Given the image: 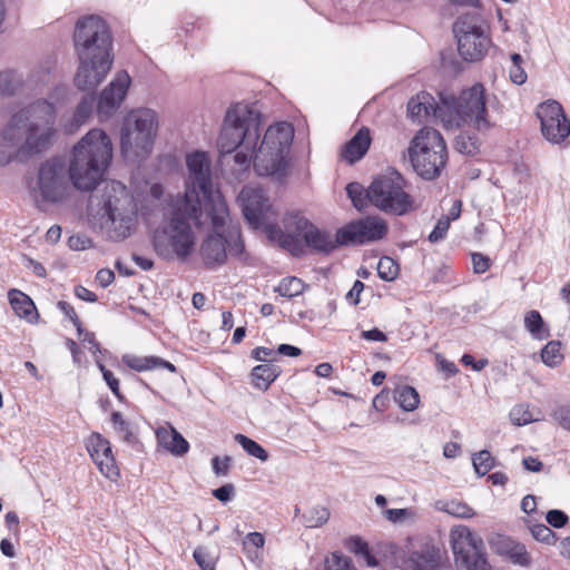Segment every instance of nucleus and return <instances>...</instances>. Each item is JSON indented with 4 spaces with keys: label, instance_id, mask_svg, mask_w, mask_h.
<instances>
[{
    "label": "nucleus",
    "instance_id": "nucleus-18",
    "mask_svg": "<svg viewBox=\"0 0 570 570\" xmlns=\"http://www.w3.org/2000/svg\"><path fill=\"white\" fill-rule=\"evenodd\" d=\"M214 233L209 234L200 245V256L204 265L214 269L227 261L226 239L224 237L225 218L220 214H210Z\"/></svg>",
    "mask_w": 570,
    "mask_h": 570
},
{
    "label": "nucleus",
    "instance_id": "nucleus-48",
    "mask_svg": "<svg viewBox=\"0 0 570 570\" xmlns=\"http://www.w3.org/2000/svg\"><path fill=\"white\" fill-rule=\"evenodd\" d=\"M529 530L532 537L542 543L553 544L557 541L556 533L546 524H529Z\"/></svg>",
    "mask_w": 570,
    "mask_h": 570
},
{
    "label": "nucleus",
    "instance_id": "nucleus-31",
    "mask_svg": "<svg viewBox=\"0 0 570 570\" xmlns=\"http://www.w3.org/2000/svg\"><path fill=\"white\" fill-rule=\"evenodd\" d=\"M543 137L552 144H561L570 135V121L556 120L541 124Z\"/></svg>",
    "mask_w": 570,
    "mask_h": 570
},
{
    "label": "nucleus",
    "instance_id": "nucleus-57",
    "mask_svg": "<svg viewBox=\"0 0 570 570\" xmlns=\"http://www.w3.org/2000/svg\"><path fill=\"white\" fill-rule=\"evenodd\" d=\"M275 356L276 351L265 346H257L250 352V357L258 362L274 363Z\"/></svg>",
    "mask_w": 570,
    "mask_h": 570
},
{
    "label": "nucleus",
    "instance_id": "nucleus-37",
    "mask_svg": "<svg viewBox=\"0 0 570 570\" xmlns=\"http://www.w3.org/2000/svg\"><path fill=\"white\" fill-rule=\"evenodd\" d=\"M110 420L115 431L121 436L124 442L129 445L137 443V436L132 432L131 424L124 419L120 412L114 411Z\"/></svg>",
    "mask_w": 570,
    "mask_h": 570
},
{
    "label": "nucleus",
    "instance_id": "nucleus-17",
    "mask_svg": "<svg viewBox=\"0 0 570 570\" xmlns=\"http://www.w3.org/2000/svg\"><path fill=\"white\" fill-rule=\"evenodd\" d=\"M389 226L379 216H366L352 220L338 228V243L344 246H360L383 239Z\"/></svg>",
    "mask_w": 570,
    "mask_h": 570
},
{
    "label": "nucleus",
    "instance_id": "nucleus-45",
    "mask_svg": "<svg viewBox=\"0 0 570 570\" xmlns=\"http://www.w3.org/2000/svg\"><path fill=\"white\" fill-rule=\"evenodd\" d=\"M440 509L456 518L468 519L474 515L473 509L465 502L459 500L443 502Z\"/></svg>",
    "mask_w": 570,
    "mask_h": 570
},
{
    "label": "nucleus",
    "instance_id": "nucleus-5",
    "mask_svg": "<svg viewBox=\"0 0 570 570\" xmlns=\"http://www.w3.org/2000/svg\"><path fill=\"white\" fill-rule=\"evenodd\" d=\"M293 139L294 128L289 122L282 121L269 126L255 153L256 174L284 183L288 176Z\"/></svg>",
    "mask_w": 570,
    "mask_h": 570
},
{
    "label": "nucleus",
    "instance_id": "nucleus-6",
    "mask_svg": "<svg viewBox=\"0 0 570 570\" xmlns=\"http://www.w3.org/2000/svg\"><path fill=\"white\" fill-rule=\"evenodd\" d=\"M239 200L243 216L249 227L262 229L271 242L277 243L283 249H291L294 254L301 253L297 240L284 234L277 224L278 214L263 189L244 187Z\"/></svg>",
    "mask_w": 570,
    "mask_h": 570
},
{
    "label": "nucleus",
    "instance_id": "nucleus-2",
    "mask_svg": "<svg viewBox=\"0 0 570 570\" xmlns=\"http://www.w3.org/2000/svg\"><path fill=\"white\" fill-rule=\"evenodd\" d=\"M73 42L79 59L75 85L80 90L96 89L114 61L112 38L106 21L96 14L78 19Z\"/></svg>",
    "mask_w": 570,
    "mask_h": 570
},
{
    "label": "nucleus",
    "instance_id": "nucleus-55",
    "mask_svg": "<svg viewBox=\"0 0 570 570\" xmlns=\"http://www.w3.org/2000/svg\"><path fill=\"white\" fill-rule=\"evenodd\" d=\"M471 258L475 274H483L490 269L492 262L489 256L475 252L471 254Z\"/></svg>",
    "mask_w": 570,
    "mask_h": 570
},
{
    "label": "nucleus",
    "instance_id": "nucleus-59",
    "mask_svg": "<svg viewBox=\"0 0 570 570\" xmlns=\"http://www.w3.org/2000/svg\"><path fill=\"white\" fill-rule=\"evenodd\" d=\"M213 497L223 503L229 502L235 495V487L232 483L216 488L212 492Z\"/></svg>",
    "mask_w": 570,
    "mask_h": 570
},
{
    "label": "nucleus",
    "instance_id": "nucleus-23",
    "mask_svg": "<svg viewBox=\"0 0 570 570\" xmlns=\"http://www.w3.org/2000/svg\"><path fill=\"white\" fill-rule=\"evenodd\" d=\"M442 107L435 102L434 97L421 91L407 102V116L417 122H422L430 116L441 117Z\"/></svg>",
    "mask_w": 570,
    "mask_h": 570
},
{
    "label": "nucleus",
    "instance_id": "nucleus-36",
    "mask_svg": "<svg viewBox=\"0 0 570 570\" xmlns=\"http://www.w3.org/2000/svg\"><path fill=\"white\" fill-rule=\"evenodd\" d=\"M537 115H538L541 124L542 122L547 124L549 121L551 122V121H556V120H563V121L569 120L563 111L562 106L556 100H550V101L541 104L538 109Z\"/></svg>",
    "mask_w": 570,
    "mask_h": 570
},
{
    "label": "nucleus",
    "instance_id": "nucleus-20",
    "mask_svg": "<svg viewBox=\"0 0 570 570\" xmlns=\"http://www.w3.org/2000/svg\"><path fill=\"white\" fill-rule=\"evenodd\" d=\"M130 77L126 71L118 72L116 78L106 87L97 101V112L100 118L110 117L125 99Z\"/></svg>",
    "mask_w": 570,
    "mask_h": 570
},
{
    "label": "nucleus",
    "instance_id": "nucleus-19",
    "mask_svg": "<svg viewBox=\"0 0 570 570\" xmlns=\"http://www.w3.org/2000/svg\"><path fill=\"white\" fill-rule=\"evenodd\" d=\"M87 450L101 474L110 481H117L120 471L112 454L110 442L101 434L92 433L88 439Z\"/></svg>",
    "mask_w": 570,
    "mask_h": 570
},
{
    "label": "nucleus",
    "instance_id": "nucleus-51",
    "mask_svg": "<svg viewBox=\"0 0 570 570\" xmlns=\"http://www.w3.org/2000/svg\"><path fill=\"white\" fill-rule=\"evenodd\" d=\"M450 228V216H442L435 224L434 228L430 233L428 239L430 243H439L443 240Z\"/></svg>",
    "mask_w": 570,
    "mask_h": 570
},
{
    "label": "nucleus",
    "instance_id": "nucleus-15",
    "mask_svg": "<svg viewBox=\"0 0 570 570\" xmlns=\"http://www.w3.org/2000/svg\"><path fill=\"white\" fill-rule=\"evenodd\" d=\"M109 185L104 195L102 208L107 215L105 227L108 238L114 242L124 240L129 237L135 229V218L131 214L121 212L119 208L120 199L110 195ZM110 189L116 193L126 194V186L119 181H111Z\"/></svg>",
    "mask_w": 570,
    "mask_h": 570
},
{
    "label": "nucleus",
    "instance_id": "nucleus-44",
    "mask_svg": "<svg viewBox=\"0 0 570 570\" xmlns=\"http://www.w3.org/2000/svg\"><path fill=\"white\" fill-rule=\"evenodd\" d=\"M21 77L13 70L0 72V92L2 95H13L21 85Z\"/></svg>",
    "mask_w": 570,
    "mask_h": 570
},
{
    "label": "nucleus",
    "instance_id": "nucleus-62",
    "mask_svg": "<svg viewBox=\"0 0 570 570\" xmlns=\"http://www.w3.org/2000/svg\"><path fill=\"white\" fill-rule=\"evenodd\" d=\"M230 463L232 458L228 455H225L223 459L219 456H214L212 459L213 470L217 475H227L229 472Z\"/></svg>",
    "mask_w": 570,
    "mask_h": 570
},
{
    "label": "nucleus",
    "instance_id": "nucleus-47",
    "mask_svg": "<svg viewBox=\"0 0 570 570\" xmlns=\"http://www.w3.org/2000/svg\"><path fill=\"white\" fill-rule=\"evenodd\" d=\"M324 570H356L351 558L340 551L333 552L325 560Z\"/></svg>",
    "mask_w": 570,
    "mask_h": 570
},
{
    "label": "nucleus",
    "instance_id": "nucleus-50",
    "mask_svg": "<svg viewBox=\"0 0 570 570\" xmlns=\"http://www.w3.org/2000/svg\"><path fill=\"white\" fill-rule=\"evenodd\" d=\"M57 307L66 317H68L70 320V322L76 327L79 337H81L83 327H82V323H81L80 318L78 317L73 306L66 301H59L57 303Z\"/></svg>",
    "mask_w": 570,
    "mask_h": 570
},
{
    "label": "nucleus",
    "instance_id": "nucleus-35",
    "mask_svg": "<svg viewBox=\"0 0 570 570\" xmlns=\"http://www.w3.org/2000/svg\"><path fill=\"white\" fill-rule=\"evenodd\" d=\"M330 519V511L326 507L315 505L305 511L299 521L306 528H318L325 524Z\"/></svg>",
    "mask_w": 570,
    "mask_h": 570
},
{
    "label": "nucleus",
    "instance_id": "nucleus-13",
    "mask_svg": "<svg viewBox=\"0 0 570 570\" xmlns=\"http://www.w3.org/2000/svg\"><path fill=\"white\" fill-rule=\"evenodd\" d=\"M458 50L463 60L474 62L483 59L491 46L478 14L460 17L453 27Z\"/></svg>",
    "mask_w": 570,
    "mask_h": 570
},
{
    "label": "nucleus",
    "instance_id": "nucleus-32",
    "mask_svg": "<svg viewBox=\"0 0 570 570\" xmlns=\"http://www.w3.org/2000/svg\"><path fill=\"white\" fill-rule=\"evenodd\" d=\"M394 399L400 407L406 412H412L417 409L420 403V395L417 391L410 385H401L395 389Z\"/></svg>",
    "mask_w": 570,
    "mask_h": 570
},
{
    "label": "nucleus",
    "instance_id": "nucleus-58",
    "mask_svg": "<svg viewBox=\"0 0 570 570\" xmlns=\"http://www.w3.org/2000/svg\"><path fill=\"white\" fill-rule=\"evenodd\" d=\"M553 419L566 430L570 431V404L560 405L553 411Z\"/></svg>",
    "mask_w": 570,
    "mask_h": 570
},
{
    "label": "nucleus",
    "instance_id": "nucleus-24",
    "mask_svg": "<svg viewBox=\"0 0 570 570\" xmlns=\"http://www.w3.org/2000/svg\"><path fill=\"white\" fill-rule=\"evenodd\" d=\"M371 132L367 127H362L344 145L342 158L348 164H355L362 159L371 146Z\"/></svg>",
    "mask_w": 570,
    "mask_h": 570
},
{
    "label": "nucleus",
    "instance_id": "nucleus-27",
    "mask_svg": "<svg viewBox=\"0 0 570 570\" xmlns=\"http://www.w3.org/2000/svg\"><path fill=\"white\" fill-rule=\"evenodd\" d=\"M281 373L282 368L279 365L274 363L259 364L249 374L250 383L261 391H267Z\"/></svg>",
    "mask_w": 570,
    "mask_h": 570
},
{
    "label": "nucleus",
    "instance_id": "nucleus-40",
    "mask_svg": "<svg viewBox=\"0 0 570 570\" xmlns=\"http://www.w3.org/2000/svg\"><path fill=\"white\" fill-rule=\"evenodd\" d=\"M455 149L468 156H474L480 150L479 138L475 135L461 132L455 137Z\"/></svg>",
    "mask_w": 570,
    "mask_h": 570
},
{
    "label": "nucleus",
    "instance_id": "nucleus-49",
    "mask_svg": "<svg viewBox=\"0 0 570 570\" xmlns=\"http://www.w3.org/2000/svg\"><path fill=\"white\" fill-rule=\"evenodd\" d=\"M97 365L102 374L106 384L108 385L112 394L117 397V400L120 403H125L127 400L125 395L120 392L119 380L116 379L114 373L110 370H108L102 363L98 362Z\"/></svg>",
    "mask_w": 570,
    "mask_h": 570
},
{
    "label": "nucleus",
    "instance_id": "nucleus-43",
    "mask_svg": "<svg viewBox=\"0 0 570 570\" xmlns=\"http://www.w3.org/2000/svg\"><path fill=\"white\" fill-rule=\"evenodd\" d=\"M399 264L389 256L380 258L377 264V275L381 279L391 282L394 281L399 275Z\"/></svg>",
    "mask_w": 570,
    "mask_h": 570
},
{
    "label": "nucleus",
    "instance_id": "nucleus-28",
    "mask_svg": "<svg viewBox=\"0 0 570 570\" xmlns=\"http://www.w3.org/2000/svg\"><path fill=\"white\" fill-rule=\"evenodd\" d=\"M8 296L11 307L18 316L24 317L28 321L38 317L36 305L28 295L19 289H11Z\"/></svg>",
    "mask_w": 570,
    "mask_h": 570
},
{
    "label": "nucleus",
    "instance_id": "nucleus-7",
    "mask_svg": "<svg viewBox=\"0 0 570 570\" xmlns=\"http://www.w3.org/2000/svg\"><path fill=\"white\" fill-rule=\"evenodd\" d=\"M414 171L425 180L440 177L446 165V144L441 132L432 127L421 128L407 148Z\"/></svg>",
    "mask_w": 570,
    "mask_h": 570
},
{
    "label": "nucleus",
    "instance_id": "nucleus-54",
    "mask_svg": "<svg viewBox=\"0 0 570 570\" xmlns=\"http://www.w3.org/2000/svg\"><path fill=\"white\" fill-rule=\"evenodd\" d=\"M546 520L551 527L560 529L568 523L569 517L562 510L552 509L547 512Z\"/></svg>",
    "mask_w": 570,
    "mask_h": 570
},
{
    "label": "nucleus",
    "instance_id": "nucleus-4",
    "mask_svg": "<svg viewBox=\"0 0 570 570\" xmlns=\"http://www.w3.org/2000/svg\"><path fill=\"white\" fill-rule=\"evenodd\" d=\"M56 108L46 99H38L12 115L6 127V137L11 132L24 135L19 154L33 156L47 150L56 136Z\"/></svg>",
    "mask_w": 570,
    "mask_h": 570
},
{
    "label": "nucleus",
    "instance_id": "nucleus-38",
    "mask_svg": "<svg viewBox=\"0 0 570 570\" xmlns=\"http://www.w3.org/2000/svg\"><path fill=\"white\" fill-rule=\"evenodd\" d=\"M234 439L248 455H252L262 462H266L268 460V452L253 439L240 433L236 434Z\"/></svg>",
    "mask_w": 570,
    "mask_h": 570
},
{
    "label": "nucleus",
    "instance_id": "nucleus-29",
    "mask_svg": "<svg viewBox=\"0 0 570 570\" xmlns=\"http://www.w3.org/2000/svg\"><path fill=\"white\" fill-rule=\"evenodd\" d=\"M224 237L226 239V250L227 255L229 254L232 257H236L242 262L247 259V255L245 253V245L242 239L240 228L237 226H224Z\"/></svg>",
    "mask_w": 570,
    "mask_h": 570
},
{
    "label": "nucleus",
    "instance_id": "nucleus-64",
    "mask_svg": "<svg viewBox=\"0 0 570 570\" xmlns=\"http://www.w3.org/2000/svg\"><path fill=\"white\" fill-rule=\"evenodd\" d=\"M509 77L513 83L519 86L523 85L528 79V75L522 65L511 66L509 69Z\"/></svg>",
    "mask_w": 570,
    "mask_h": 570
},
{
    "label": "nucleus",
    "instance_id": "nucleus-21",
    "mask_svg": "<svg viewBox=\"0 0 570 570\" xmlns=\"http://www.w3.org/2000/svg\"><path fill=\"white\" fill-rule=\"evenodd\" d=\"M490 547L495 554L505 558L512 564L524 568L532 564V557L525 544L507 534H493L490 539Z\"/></svg>",
    "mask_w": 570,
    "mask_h": 570
},
{
    "label": "nucleus",
    "instance_id": "nucleus-14",
    "mask_svg": "<svg viewBox=\"0 0 570 570\" xmlns=\"http://www.w3.org/2000/svg\"><path fill=\"white\" fill-rule=\"evenodd\" d=\"M450 543L458 567L465 570H491L482 539L469 528L452 530Z\"/></svg>",
    "mask_w": 570,
    "mask_h": 570
},
{
    "label": "nucleus",
    "instance_id": "nucleus-41",
    "mask_svg": "<svg viewBox=\"0 0 570 570\" xmlns=\"http://www.w3.org/2000/svg\"><path fill=\"white\" fill-rule=\"evenodd\" d=\"M541 360L549 367L558 366L562 360L561 343L559 341H550L541 350Z\"/></svg>",
    "mask_w": 570,
    "mask_h": 570
},
{
    "label": "nucleus",
    "instance_id": "nucleus-25",
    "mask_svg": "<svg viewBox=\"0 0 570 570\" xmlns=\"http://www.w3.org/2000/svg\"><path fill=\"white\" fill-rule=\"evenodd\" d=\"M122 363L136 372L151 371L155 368H165L170 373H176L177 367L159 356H138L135 354H125L121 357Z\"/></svg>",
    "mask_w": 570,
    "mask_h": 570
},
{
    "label": "nucleus",
    "instance_id": "nucleus-46",
    "mask_svg": "<svg viewBox=\"0 0 570 570\" xmlns=\"http://www.w3.org/2000/svg\"><path fill=\"white\" fill-rule=\"evenodd\" d=\"M345 189L348 198L356 209L361 210L367 205L368 198L366 197V190H364L360 183H350Z\"/></svg>",
    "mask_w": 570,
    "mask_h": 570
},
{
    "label": "nucleus",
    "instance_id": "nucleus-22",
    "mask_svg": "<svg viewBox=\"0 0 570 570\" xmlns=\"http://www.w3.org/2000/svg\"><path fill=\"white\" fill-rule=\"evenodd\" d=\"M443 568L441 550L432 542L410 551L403 560V570H443Z\"/></svg>",
    "mask_w": 570,
    "mask_h": 570
},
{
    "label": "nucleus",
    "instance_id": "nucleus-1",
    "mask_svg": "<svg viewBox=\"0 0 570 570\" xmlns=\"http://www.w3.org/2000/svg\"><path fill=\"white\" fill-rule=\"evenodd\" d=\"M191 187L171 197L161 226L154 232L153 246L159 257L187 259L195 247L193 222L202 216L200 195L205 204H214L210 160L205 151L196 150L186 157Z\"/></svg>",
    "mask_w": 570,
    "mask_h": 570
},
{
    "label": "nucleus",
    "instance_id": "nucleus-8",
    "mask_svg": "<svg viewBox=\"0 0 570 570\" xmlns=\"http://www.w3.org/2000/svg\"><path fill=\"white\" fill-rule=\"evenodd\" d=\"M158 131V115L150 108H137L127 114L120 131V149L126 158H145L154 147Z\"/></svg>",
    "mask_w": 570,
    "mask_h": 570
},
{
    "label": "nucleus",
    "instance_id": "nucleus-34",
    "mask_svg": "<svg viewBox=\"0 0 570 570\" xmlns=\"http://www.w3.org/2000/svg\"><path fill=\"white\" fill-rule=\"evenodd\" d=\"M91 94L85 95L76 107L72 122L76 128L83 125L91 116L96 105L95 89L89 90Z\"/></svg>",
    "mask_w": 570,
    "mask_h": 570
},
{
    "label": "nucleus",
    "instance_id": "nucleus-33",
    "mask_svg": "<svg viewBox=\"0 0 570 570\" xmlns=\"http://www.w3.org/2000/svg\"><path fill=\"white\" fill-rule=\"evenodd\" d=\"M524 326L532 337L537 340H546L550 336V331L543 322L541 314L532 309L525 314Z\"/></svg>",
    "mask_w": 570,
    "mask_h": 570
},
{
    "label": "nucleus",
    "instance_id": "nucleus-61",
    "mask_svg": "<svg viewBox=\"0 0 570 570\" xmlns=\"http://www.w3.org/2000/svg\"><path fill=\"white\" fill-rule=\"evenodd\" d=\"M257 146L255 147L254 151L243 148V150H239L234 155V160L239 166L240 169H246L249 167L250 161H254Z\"/></svg>",
    "mask_w": 570,
    "mask_h": 570
},
{
    "label": "nucleus",
    "instance_id": "nucleus-3",
    "mask_svg": "<svg viewBox=\"0 0 570 570\" xmlns=\"http://www.w3.org/2000/svg\"><path fill=\"white\" fill-rule=\"evenodd\" d=\"M112 158V144L102 129H91L73 147L69 178L80 190H94Z\"/></svg>",
    "mask_w": 570,
    "mask_h": 570
},
{
    "label": "nucleus",
    "instance_id": "nucleus-56",
    "mask_svg": "<svg viewBox=\"0 0 570 570\" xmlns=\"http://www.w3.org/2000/svg\"><path fill=\"white\" fill-rule=\"evenodd\" d=\"M345 548L356 556L367 553L368 544L357 535L350 537L345 542Z\"/></svg>",
    "mask_w": 570,
    "mask_h": 570
},
{
    "label": "nucleus",
    "instance_id": "nucleus-10",
    "mask_svg": "<svg viewBox=\"0 0 570 570\" xmlns=\"http://www.w3.org/2000/svg\"><path fill=\"white\" fill-rule=\"evenodd\" d=\"M284 234L292 236L297 240L301 253L294 254L291 249H286L294 257H302L306 253V248L314 254L328 255L338 247L343 246L338 243V229L335 238L330 232L317 228L301 212H288L282 219Z\"/></svg>",
    "mask_w": 570,
    "mask_h": 570
},
{
    "label": "nucleus",
    "instance_id": "nucleus-26",
    "mask_svg": "<svg viewBox=\"0 0 570 570\" xmlns=\"http://www.w3.org/2000/svg\"><path fill=\"white\" fill-rule=\"evenodd\" d=\"M158 442L170 453L177 456L186 454L189 450L188 441L174 428H160L156 432Z\"/></svg>",
    "mask_w": 570,
    "mask_h": 570
},
{
    "label": "nucleus",
    "instance_id": "nucleus-60",
    "mask_svg": "<svg viewBox=\"0 0 570 570\" xmlns=\"http://www.w3.org/2000/svg\"><path fill=\"white\" fill-rule=\"evenodd\" d=\"M264 535L259 532H250L243 540V548L245 551L250 552V547L256 551L264 546Z\"/></svg>",
    "mask_w": 570,
    "mask_h": 570
},
{
    "label": "nucleus",
    "instance_id": "nucleus-63",
    "mask_svg": "<svg viewBox=\"0 0 570 570\" xmlns=\"http://www.w3.org/2000/svg\"><path fill=\"white\" fill-rule=\"evenodd\" d=\"M461 362L465 366H471L475 372L482 371L489 364L488 358H480L476 361L472 354L468 353L462 355Z\"/></svg>",
    "mask_w": 570,
    "mask_h": 570
},
{
    "label": "nucleus",
    "instance_id": "nucleus-11",
    "mask_svg": "<svg viewBox=\"0 0 570 570\" xmlns=\"http://www.w3.org/2000/svg\"><path fill=\"white\" fill-rule=\"evenodd\" d=\"M440 98L443 107L476 130H488L492 127L488 119L485 89L482 83H474L471 88L462 90L458 97L441 94Z\"/></svg>",
    "mask_w": 570,
    "mask_h": 570
},
{
    "label": "nucleus",
    "instance_id": "nucleus-9",
    "mask_svg": "<svg viewBox=\"0 0 570 570\" xmlns=\"http://www.w3.org/2000/svg\"><path fill=\"white\" fill-rule=\"evenodd\" d=\"M406 187L405 178L392 168L373 179L366 189V197L381 212L404 216L415 209L414 198L406 191Z\"/></svg>",
    "mask_w": 570,
    "mask_h": 570
},
{
    "label": "nucleus",
    "instance_id": "nucleus-39",
    "mask_svg": "<svg viewBox=\"0 0 570 570\" xmlns=\"http://www.w3.org/2000/svg\"><path fill=\"white\" fill-rule=\"evenodd\" d=\"M305 288L304 282L295 276H288L281 281L276 292L284 297H295L303 293Z\"/></svg>",
    "mask_w": 570,
    "mask_h": 570
},
{
    "label": "nucleus",
    "instance_id": "nucleus-52",
    "mask_svg": "<svg viewBox=\"0 0 570 570\" xmlns=\"http://www.w3.org/2000/svg\"><path fill=\"white\" fill-rule=\"evenodd\" d=\"M195 562L202 570H215V560L204 547H197L193 553Z\"/></svg>",
    "mask_w": 570,
    "mask_h": 570
},
{
    "label": "nucleus",
    "instance_id": "nucleus-42",
    "mask_svg": "<svg viewBox=\"0 0 570 570\" xmlns=\"http://www.w3.org/2000/svg\"><path fill=\"white\" fill-rule=\"evenodd\" d=\"M475 473L480 476L487 475L495 465V460L488 450H481L472 458Z\"/></svg>",
    "mask_w": 570,
    "mask_h": 570
},
{
    "label": "nucleus",
    "instance_id": "nucleus-12",
    "mask_svg": "<svg viewBox=\"0 0 570 570\" xmlns=\"http://www.w3.org/2000/svg\"><path fill=\"white\" fill-rule=\"evenodd\" d=\"M258 127L257 120L229 109L217 139L220 153L229 154L238 147L254 151L259 139Z\"/></svg>",
    "mask_w": 570,
    "mask_h": 570
},
{
    "label": "nucleus",
    "instance_id": "nucleus-30",
    "mask_svg": "<svg viewBox=\"0 0 570 570\" xmlns=\"http://www.w3.org/2000/svg\"><path fill=\"white\" fill-rule=\"evenodd\" d=\"M20 140L16 134L11 132L10 137H6V128L0 134V166L3 167L10 164L13 159L23 160L28 156L24 154H19V148L13 151V147Z\"/></svg>",
    "mask_w": 570,
    "mask_h": 570
},
{
    "label": "nucleus",
    "instance_id": "nucleus-16",
    "mask_svg": "<svg viewBox=\"0 0 570 570\" xmlns=\"http://www.w3.org/2000/svg\"><path fill=\"white\" fill-rule=\"evenodd\" d=\"M38 188L45 203H60L67 198L69 183L66 165L60 157H52L41 164L38 171Z\"/></svg>",
    "mask_w": 570,
    "mask_h": 570
},
{
    "label": "nucleus",
    "instance_id": "nucleus-53",
    "mask_svg": "<svg viewBox=\"0 0 570 570\" xmlns=\"http://www.w3.org/2000/svg\"><path fill=\"white\" fill-rule=\"evenodd\" d=\"M510 419L521 426L532 422V414L523 405H515L510 412Z\"/></svg>",
    "mask_w": 570,
    "mask_h": 570
}]
</instances>
